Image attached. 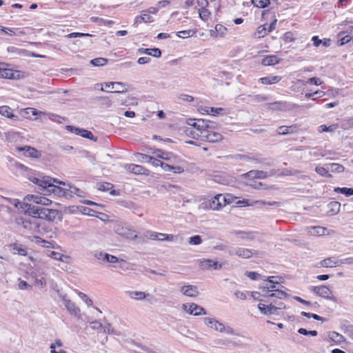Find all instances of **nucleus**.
Returning <instances> with one entry per match:
<instances>
[{"label":"nucleus","instance_id":"nucleus-1","mask_svg":"<svg viewBox=\"0 0 353 353\" xmlns=\"http://www.w3.org/2000/svg\"><path fill=\"white\" fill-rule=\"evenodd\" d=\"M28 179L37 185L38 192L44 195L53 194L58 196H67L69 195L68 192H70V194L80 196L81 192V190L75 187L69 186V189L61 188L55 183L65 185L64 182L48 176H41L40 174L29 175Z\"/></svg>","mask_w":353,"mask_h":353},{"label":"nucleus","instance_id":"nucleus-2","mask_svg":"<svg viewBox=\"0 0 353 353\" xmlns=\"http://www.w3.org/2000/svg\"><path fill=\"white\" fill-rule=\"evenodd\" d=\"M27 210L32 216L49 221H54L59 214V210H57L49 209L32 204L28 205Z\"/></svg>","mask_w":353,"mask_h":353},{"label":"nucleus","instance_id":"nucleus-3","mask_svg":"<svg viewBox=\"0 0 353 353\" xmlns=\"http://www.w3.org/2000/svg\"><path fill=\"white\" fill-rule=\"evenodd\" d=\"M168 163L161 164L162 169L165 172H172L175 174H181L185 170V161L172 154L166 161Z\"/></svg>","mask_w":353,"mask_h":353},{"label":"nucleus","instance_id":"nucleus-4","mask_svg":"<svg viewBox=\"0 0 353 353\" xmlns=\"http://www.w3.org/2000/svg\"><path fill=\"white\" fill-rule=\"evenodd\" d=\"M24 72L13 70L10 65L5 62H0V78L8 79H20L24 78Z\"/></svg>","mask_w":353,"mask_h":353},{"label":"nucleus","instance_id":"nucleus-5","mask_svg":"<svg viewBox=\"0 0 353 353\" xmlns=\"http://www.w3.org/2000/svg\"><path fill=\"white\" fill-rule=\"evenodd\" d=\"M203 321L205 325L209 327L213 328L214 330L219 332H225L228 334H235L234 330L230 326H225L222 323L219 321L210 318L205 317L203 319Z\"/></svg>","mask_w":353,"mask_h":353},{"label":"nucleus","instance_id":"nucleus-6","mask_svg":"<svg viewBox=\"0 0 353 353\" xmlns=\"http://www.w3.org/2000/svg\"><path fill=\"white\" fill-rule=\"evenodd\" d=\"M57 292L59 297L62 299L63 304L68 312L71 315L75 316L77 319H81V315L80 308L78 306H77L74 303L70 300L65 294L60 292L59 290H58Z\"/></svg>","mask_w":353,"mask_h":353},{"label":"nucleus","instance_id":"nucleus-7","mask_svg":"<svg viewBox=\"0 0 353 353\" xmlns=\"http://www.w3.org/2000/svg\"><path fill=\"white\" fill-rule=\"evenodd\" d=\"M309 290L316 296L332 301L334 302L337 301V299L332 295V292L330 289L325 285L319 286H310Z\"/></svg>","mask_w":353,"mask_h":353},{"label":"nucleus","instance_id":"nucleus-8","mask_svg":"<svg viewBox=\"0 0 353 353\" xmlns=\"http://www.w3.org/2000/svg\"><path fill=\"white\" fill-rule=\"evenodd\" d=\"M260 288L265 292V294L263 295L265 297L284 299L288 296V294L285 291L276 289V285H274L268 286V283H266V285H261Z\"/></svg>","mask_w":353,"mask_h":353},{"label":"nucleus","instance_id":"nucleus-9","mask_svg":"<svg viewBox=\"0 0 353 353\" xmlns=\"http://www.w3.org/2000/svg\"><path fill=\"white\" fill-rule=\"evenodd\" d=\"M16 150L19 152H22L23 155L26 157H31L39 159L41 157V152L29 145L17 146Z\"/></svg>","mask_w":353,"mask_h":353},{"label":"nucleus","instance_id":"nucleus-10","mask_svg":"<svg viewBox=\"0 0 353 353\" xmlns=\"http://www.w3.org/2000/svg\"><path fill=\"white\" fill-rule=\"evenodd\" d=\"M182 308L190 315L201 316L206 314V311L203 307L194 303L183 304Z\"/></svg>","mask_w":353,"mask_h":353},{"label":"nucleus","instance_id":"nucleus-11","mask_svg":"<svg viewBox=\"0 0 353 353\" xmlns=\"http://www.w3.org/2000/svg\"><path fill=\"white\" fill-rule=\"evenodd\" d=\"M210 121L203 119H189L188 124L194 130L196 131H206L207 128H210Z\"/></svg>","mask_w":353,"mask_h":353},{"label":"nucleus","instance_id":"nucleus-12","mask_svg":"<svg viewBox=\"0 0 353 353\" xmlns=\"http://www.w3.org/2000/svg\"><path fill=\"white\" fill-rule=\"evenodd\" d=\"M230 255H236L243 259H250L252 255L256 254L257 251L244 248H236L229 252Z\"/></svg>","mask_w":353,"mask_h":353},{"label":"nucleus","instance_id":"nucleus-13","mask_svg":"<svg viewBox=\"0 0 353 353\" xmlns=\"http://www.w3.org/2000/svg\"><path fill=\"white\" fill-rule=\"evenodd\" d=\"M223 201H225L224 195L221 194H217L209 200L208 207L212 210H219L222 207L225 206L223 203Z\"/></svg>","mask_w":353,"mask_h":353},{"label":"nucleus","instance_id":"nucleus-14","mask_svg":"<svg viewBox=\"0 0 353 353\" xmlns=\"http://www.w3.org/2000/svg\"><path fill=\"white\" fill-rule=\"evenodd\" d=\"M115 231L118 234L128 239L134 240L137 237L136 231L127 227L117 225L115 228Z\"/></svg>","mask_w":353,"mask_h":353},{"label":"nucleus","instance_id":"nucleus-15","mask_svg":"<svg viewBox=\"0 0 353 353\" xmlns=\"http://www.w3.org/2000/svg\"><path fill=\"white\" fill-rule=\"evenodd\" d=\"M94 256L99 261L115 263L119 261V259L114 256L103 252L97 251L94 253Z\"/></svg>","mask_w":353,"mask_h":353},{"label":"nucleus","instance_id":"nucleus-16","mask_svg":"<svg viewBox=\"0 0 353 353\" xmlns=\"http://www.w3.org/2000/svg\"><path fill=\"white\" fill-rule=\"evenodd\" d=\"M223 263H219L211 259H203L199 262V265L203 270H209L212 268L214 270H220L223 268Z\"/></svg>","mask_w":353,"mask_h":353},{"label":"nucleus","instance_id":"nucleus-17","mask_svg":"<svg viewBox=\"0 0 353 353\" xmlns=\"http://www.w3.org/2000/svg\"><path fill=\"white\" fill-rule=\"evenodd\" d=\"M125 169L135 174H149V170L140 165L136 164H126L124 166Z\"/></svg>","mask_w":353,"mask_h":353},{"label":"nucleus","instance_id":"nucleus-18","mask_svg":"<svg viewBox=\"0 0 353 353\" xmlns=\"http://www.w3.org/2000/svg\"><path fill=\"white\" fill-rule=\"evenodd\" d=\"M205 132V133L203 134V136L202 137L203 141L215 143L222 139V135L221 134L213 132L210 130V128H207V130Z\"/></svg>","mask_w":353,"mask_h":353},{"label":"nucleus","instance_id":"nucleus-19","mask_svg":"<svg viewBox=\"0 0 353 353\" xmlns=\"http://www.w3.org/2000/svg\"><path fill=\"white\" fill-rule=\"evenodd\" d=\"M180 292L185 296L196 297L199 295L198 288L193 285H185L181 287Z\"/></svg>","mask_w":353,"mask_h":353},{"label":"nucleus","instance_id":"nucleus-20","mask_svg":"<svg viewBox=\"0 0 353 353\" xmlns=\"http://www.w3.org/2000/svg\"><path fill=\"white\" fill-rule=\"evenodd\" d=\"M104 85L107 88L114 90V92L122 93L127 91L126 85L121 82H109L105 83Z\"/></svg>","mask_w":353,"mask_h":353},{"label":"nucleus","instance_id":"nucleus-21","mask_svg":"<svg viewBox=\"0 0 353 353\" xmlns=\"http://www.w3.org/2000/svg\"><path fill=\"white\" fill-rule=\"evenodd\" d=\"M28 110H30L32 112L33 115L39 116L40 117H41V116H47L49 119H50L53 121H57V122L61 123V120L63 119V118L61 117H60L56 114L46 113V112H41V111H37L35 109H33V108H28Z\"/></svg>","mask_w":353,"mask_h":353},{"label":"nucleus","instance_id":"nucleus-22","mask_svg":"<svg viewBox=\"0 0 353 353\" xmlns=\"http://www.w3.org/2000/svg\"><path fill=\"white\" fill-rule=\"evenodd\" d=\"M258 308L260 312L265 315L278 314V312H276V307H275V305L272 303H270L268 305L259 303L258 305Z\"/></svg>","mask_w":353,"mask_h":353},{"label":"nucleus","instance_id":"nucleus-23","mask_svg":"<svg viewBox=\"0 0 353 353\" xmlns=\"http://www.w3.org/2000/svg\"><path fill=\"white\" fill-rule=\"evenodd\" d=\"M10 249L12 254H19L21 256H26L28 254V252L26 248L19 243H12L9 245Z\"/></svg>","mask_w":353,"mask_h":353},{"label":"nucleus","instance_id":"nucleus-24","mask_svg":"<svg viewBox=\"0 0 353 353\" xmlns=\"http://www.w3.org/2000/svg\"><path fill=\"white\" fill-rule=\"evenodd\" d=\"M319 265L323 268H333L340 265V260L335 257H328L320 261Z\"/></svg>","mask_w":353,"mask_h":353},{"label":"nucleus","instance_id":"nucleus-25","mask_svg":"<svg viewBox=\"0 0 353 353\" xmlns=\"http://www.w3.org/2000/svg\"><path fill=\"white\" fill-rule=\"evenodd\" d=\"M63 346L62 341L57 339L50 345V353H67V352L61 347Z\"/></svg>","mask_w":353,"mask_h":353},{"label":"nucleus","instance_id":"nucleus-26","mask_svg":"<svg viewBox=\"0 0 353 353\" xmlns=\"http://www.w3.org/2000/svg\"><path fill=\"white\" fill-rule=\"evenodd\" d=\"M268 109L271 110H285L289 108V105L285 101H276L268 104Z\"/></svg>","mask_w":353,"mask_h":353},{"label":"nucleus","instance_id":"nucleus-27","mask_svg":"<svg viewBox=\"0 0 353 353\" xmlns=\"http://www.w3.org/2000/svg\"><path fill=\"white\" fill-rule=\"evenodd\" d=\"M138 52L139 54H146L148 55H151L154 57L159 58L161 56V51L160 49L154 48H139L138 50Z\"/></svg>","mask_w":353,"mask_h":353},{"label":"nucleus","instance_id":"nucleus-28","mask_svg":"<svg viewBox=\"0 0 353 353\" xmlns=\"http://www.w3.org/2000/svg\"><path fill=\"white\" fill-rule=\"evenodd\" d=\"M185 133L188 136L190 137H192V139H196V140H203V134L205 133V131H196V130L192 129V128H188L185 130Z\"/></svg>","mask_w":353,"mask_h":353},{"label":"nucleus","instance_id":"nucleus-29","mask_svg":"<svg viewBox=\"0 0 353 353\" xmlns=\"http://www.w3.org/2000/svg\"><path fill=\"white\" fill-rule=\"evenodd\" d=\"M279 58L276 55H268L262 59L261 63L265 66L274 65L279 63Z\"/></svg>","mask_w":353,"mask_h":353},{"label":"nucleus","instance_id":"nucleus-30","mask_svg":"<svg viewBox=\"0 0 353 353\" xmlns=\"http://www.w3.org/2000/svg\"><path fill=\"white\" fill-rule=\"evenodd\" d=\"M0 114L2 116L17 120L18 117L12 113V109L8 105H3L0 107Z\"/></svg>","mask_w":353,"mask_h":353},{"label":"nucleus","instance_id":"nucleus-31","mask_svg":"<svg viewBox=\"0 0 353 353\" xmlns=\"http://www.w3.org/2000/svg\"><path fill=\"white\" fill-rule=\"evenodd\" d=\"M327 229L321 226H314L308 228L307 232L312 236H322L325 234Z\"/></svg>","mask_w":353,"mask_h":353},{"label":"nucleus","instance_id":"nucleus-32","mask_svg":"<svg viewBox=\"0 0 353 353\" xmlns=\"http://www.w3.org/2000/svg\"><path fill=\"white\" fill-rule=\"evenodd\" d=\"M281 79L279 76H269L259 79V81L264 85H271L278 83Z\"/></svg>","mask_w":353,"mask_h":353},{"label":"nucleus","instance_id":"nucleus-33","mask_svg":"<svg viewBox=\"0 0 353 353\" xmlns=\"http://www.w3.org/2000/svg\"><path fill=\"white\" fill-rule=\"evenodd\" d=\"M232 234L238 236L242 239H253L254 238V232H245L241 230H235L232 232Z\"/></svg>","mask_w":353,"mask_h":353},{"label":"nucleus","instance_id":"nucleus-34","mask_svg":"<svg viewBox=\"0 0 353 353\" xmlns=\"http://www.w3.org/2000/svg\"><path fill=\"white\" fill-rule=\"evenodd\" d=\"M152 21H153L152 17L149 15L148 12H145V10L143 11L141 15L136 17L134 19L135 23H148Z\"/></svg>","mask_w":353,"mask_h":353},{"label":"nucleus","instance_id":"nucleus-35","mask_svg":"<svg viewBox=\"0 0 353 353\" xmlns=\"http://www.w3.org/2000/svg\"><path fill=\"white\" fill-rule=\"evenodd\" d=\"M33 201L37 204H41L43 205H48L51 204L52 201L44 196H32Z\"/></svg>","mask_w":353,"mask_h":353},{"label":"nucleus","instance_id":"nucleus-36","mask_svg":"<svg viewBox=\"0 0 353 353\" xmlns=\"http://www.w3.org/2000/svg\"><path fill=\"white\" fill-rule=\"evenodd\" d=\"M1 31L10 36H20L25 34V32L23 30H19V29L14 28H8L6 27L1 28Z\"/></svg>","mask_w":353,"mask_h":353},{"label":"nucleus","instance_id":"nucleus-37","mask_svg":"<svg viewBox=\"0 0 353 353\" xmlns=\"http://www.w3.org/2000/svg\"><path fill=\"white\" fill-rule=\"evenodd\" d=\"M329 167L327 166V164L326 165V167L320 166L318 165L315 168V171L317 174L322 176H327L328 178L332 177V175L329 173Z\"/></svg>","mask_w":353,"mask_h":353},{"label":"nucleus","instance_id":"nucleus-38","mask_svg":"<svg viewBox=\"0 0 353 353\" xmlns=\"http://www.w3.org/2000/svg\"><path fill=\"white\" fill-rule=\"evenodd\" d=\"M248 176L257 179H265L267 177V173L260 170H251L246 174Z\"/></svg>","mask_w":353,"mask_h":353},{"label":"nucleus","instance_id":"nucleus-39","mask_svg":"<svg viewBox=\"0 0 353 353\" xmlns=\"http://www.w3.org/2000/svg\"><path fill=\"white\" fill-rule=\"evenodd\" d=\"M129 296H130V298L136 299V300H143V299H145L147 296H148L149 294H145L143 292L134 291V292H130Z\"/></svg>","mask_w":353,"mask_h":353},{"label":"nucleus","instance_id":"nucleus-40","mask_svg":"<svg viewBox=\"0 0 353 353\" xmlns=\"http://www.w3.org/2000/svg\"><path fill=\"white\" fill-rule=\"evenodd\" d=\"M329 338L334 342L336 343H340L343 342L345 339L343 335L336 332H331L329 333Z\"/></svg>","mask_w":353,"mask_h":353},{"label":"nucleus","instance_id":"nucleus-41","mask_svg":"<svg viewBox=\"0 0 353 353\" xmlns=\"http://www.w3.org/2000/svg\"><path fill=\"white\" fill-rule=\"evenodd\" d=\"M334 191L337 193L345 194L346 196L353 195V188H335Z\"/></svg>","mask_w":353,"mask_h":353},{"label":"nucleus","instance_id":"nucleus-42","mask_svg":"<svg viewBox=\"0 0 353 353\" xmlns=\"http://www.w3.org/2000/svg\"><path fill=\"white\" fill-rule=\"evenodd\" d=\"M327 166L329 167V170L333 172L341 173L345 170L343 165L339 163H329Z\"/></svg>","mask_w":353,"mask_h":353},{"label":"nucleus","instance_id":"nucleus-43","mask_svg":"<svg viewBox=\"0 0 353 353\" xmlns=\"http://www.w3.org/2000/svg\"><path fill=\"white\" fill-rule=\"evenodd\" d=\"M108 59L105 58L98 57L90 61V63L94 66H103L107 64Z\"/></svg>","mask_w":353,"mask_h":353},{"label":"nucleus","instance_id":"nucleus-44","mask_svg":"<svg viewBox=\"0 0 353 353\" xmlns=\"http://www.w3.org/2000/svg\"><path fill=\"white\" fill-rule=\"evenodd\" d=\"M251 2L254 6L260 8L268 7L270 3V0H251Z\"/></svg>","mask_w":353,"mask_h":353},{"label":"nucleus","instance_id":"nucleus-45","mask_svg":"<svg viewBox=\"0 0 353 353\" xmlns=\"http://www.w3.org/2000/svg\"><path fill=\"white\" fill-rule=\"evenodd\" d=\"M18 134L14 132H6L3 133V136L1 137L6 141L12 142L17 137Z\"/></svg>","mask_w":353,"mask_h":353},{"label":"nucleus","instance_id":"nucleus-46","mask_svg":"<svg viewBox=\"0 0 353 353\" xmlns=\"http://www.w3.org/2000/svg\"><path fill=\"white\" fill-rule=\"evenodd\" d=\"M266 34V28L265 25L260 26L258 27L257 30L254 34V37L255 38H261L263 37Z\"/></svg>","mask_w":353,"mask_h":353},{"label":"nucleus","instance_id":"nucleus-47","mask_svg":"<svg viewBox=\"0 0 353 353\" xmlns=\"http://www.w3.org/2000/svg\"><path fill=\"white\" fill-rule=\"evenodd\" d=\"M337 127L338 125L336 124H333L328 127L325 125H321L319 127V132L321 133L324 132H334Z\"/></svg>","mask_w":353,"mask_h":353},{"label":"nucleus","instance_id":"nucleus-48","mask_svg":"<svg viewBox=\"0 0 353 353\" xmlns=\"http://www.w3.org/2000/svg\"><path fill=\"white\" fill-rule=\"evenodd\" d=\"M136 157H137V160L141 163H150L152 160L151 156L142 153L136 154Z\"/></svg>","mask_w":353,"mask_h":353},{"label":"nucleus","instance_id":"nucleus-49","mask_svg":"<svg viewBox=\"0 0 353 353\" xmlns=\"http://www.w3.org/2000/svg\"><path fill=\"white\" fill-rule=\"evenodd\" d=\"M264 283L261 285H266V283H268V286H270V285H276L279 284V282L276 280V279L274 276H269L263 279Z\"/></svg>","mask_w":353,"mask_h":353},{"label":"nucleus","instance_id":"nucleus-50","mask_svg":"<svg viewBox=\"0 0 353 353\" xmlns=\"http://www.w3.org/2000/svg\"><path fill=\"white\" fill-rule=\"evenodd\" d=\"M245 275L253 281H256L260 279L263 280V279L265 278V276H261L256 272H246Z\"/></svg>","mask_w":353,"mask_h":353},{"label":"nucleus","instance_id":"nucleus-51","mask_svg":"<svg viewBox=\"0 0 353 353\" xmlns=\"http://www.w3.org/2000/svg\"><path fill=\"white\" fill-rule=\"evenodd\" d=\"M301 314L303 316H305L307 318H313L314 319L317 320V321H325V319H324L322 316H319L318 314H316L309 313V312H302L301 313Z\"/></svg>","mask_w":353,"mask_h":353},{"label":"nucleus","instance_id":"nucleus-52","mask_svg":"<svg viewBox=\"0 0 353 353\" xmlns=\"http://www.w3.org/2000/svg\"><path fill=\"white\" fill-rule=\"evenodd\" d=\"M195 31L192 30H183L177 32V36L181 38H188L194 35Z\"/></svg>","mask_w":353,"mask_h":353},{"label":"nucleus","instance_id":"nucleus-53","mask_svg":"<svg viewBox=\"0 0 353 353\" xmlns=\"http://www.w3.org/2000/svg\"><path fill=\"white\" fill-rule=\"evenodd\" d=\"M175 236L172 234H168L164 233H158V240L173 241Z\"/></svg>","mask_w":353,"mask_h":353},{"label":"nucleus","instance_id":"nucleus-54","mask_svg":"<svg viewBox=\"0 0 353 353\" xmlns=\"http://www.w3.org/2000/svg\"><path fill=\"white\" fill-rule=\"evenodd\" d=\"M113 185L110 183L105 182L98 185V190L103 192L111 190L113 188Z\"/></svg>","mask_w":353,"mask_h":353},{"label":"nucleus","instance_id":"nucleus-55","mask_svg":"<svg viewBox=\"0 0 353 353\" xmlns=\"http://www.w3.org/2000/svg\"><path fill=\"white\" fill-rule=\"evenodd\" d=\"M199 17L203 20L207 21L210 17V12L207 8H201L199 11Z\"/></svg>","mask_w":353,"mask_h":353},{"label":"nucleus","instance_id":"nucleus-56","mask_svg":"<svg viewBox=\"0 0 353 353\" xmlns=\"http://www.w3.org/2000/svg\"><path fill=\"white\" fill-rule=\"evenodd\" d=\"M202 239L199 235H195L189 238L188 243L190 245H200L202 243Z\"/></svg>","mask_w":353,"mask_h":353},{"label":"nucleus","instance_id":"nucleus-57","mask_svg":"<svg viewBox=\"0 0 353 353\" xmlns=\"http://www.w3.org/2000/svg\"><path fill=\"white\" fill-rule=\"evenodd\" d=\"M293 126H281L278 128V133L279 134H287L292 132Z\"/></svg>","mask_w":353,"mask_h":353},{"label":"nucleus","instance_id":"nucleus-58","mask_svg":"<svg viewBox=\"0 0 353 353\" xmlns=\"http://www.w3.org/2000/svg\"><path fill=\"white\" fill-rule=\"evenodd\" d=\"M298 332L300 334H303V335H305V336H307V335H310L312 336H317L318 334V332L316 330H310V331H307L306 329L305 328H299L298 330Z\"/></svg>","mask_w":353,"mask_h":353},{"label":"nucleus","instance_id":"nucleus-59","mask_svg":"<svg viewBox=\"0 0 353 353\" xmlns=\"http://www.w3.org/2000/svg\"><path fill=\"white\" fill-rule=\"evenodd\" d=\"M80 136L82 137H84V138L89 139L90 140L97 141V139H95L94 137V135L92 134V133L90 131L83 129V128L81 129Z\"/></svg>","mask_w":353,"mask_h":353},{"label":"nucleus","instance_id":"nucleus-60","mask_svg":"<svg viewBox=\"0 0 353 353\" xmlns=\"http://www.w3.org/2000/svg\"><path fill=\"white\" fill-rule=\"evenodd\" d=\"M329 206L331 208L330 211L332 214H337L339 212L341 204L337 201H333L329 204Z\"/></svg>","mask_w":353,"mask_h":353},{"label":"nucleus","instance_id":"nucleus-61","mask_svg":"<svg viewBox=\"0 0 353 353\" xmlns=\"http://www.w3.org/2000/svg\"><path fill=\"white\" fill-rule=\"evenodd\" d=\"M102 330H103L104 333L112 334H115V335L119 334L117 331H115L113 329V327L111 326L110 324H108L104 326L103 325Z\"/></svg>","mask_w":353,"mask_h":353},{"label":"nucleus","instance_id":"nucleus-62","mask_svg":"<svg viewBox=\"0 0 353 353\" xmlns=\"http://www.w3.org/2000/svg\"><path fill=\"white\" fill-rule=\"evenodd\" d=\"M87 321L88 323H90L92 329L96 330H102L103 325L99 321H90L89 319H88Z\"/></svg>","mask_w":353,"mask_h":353},{"label":"nucleus","instance_id":"nucleus-63","mask_svg":"<svg viewBox=\"0 0 353 353\" xmlns=\"http://www.w3.org/2000/svg\"><path fill=\"white\" fill-rule=\"evenodd\" d=\"M48 256L50 257H51L52 259H54V260L60 261H63V254H62L61 253H59V252H57L54 251H51L48 254Z\"/></svg>","mask_w":353,"mask_h":353},{"label":"nucleus","instance_id":"nucleus-64","mask_svg":"<svg viewBox=\"0 0 353 353\" xmlns=\"http://www.w3.org/2000/svg\"><path fill=\"white\" fill-rule=\"evenodd\" d=\"M269 97L264 94H257L252 97V100L254 102H263L268 100Z\"/></svg>","mask_w":353,"mask_h":353}]
</instances>
